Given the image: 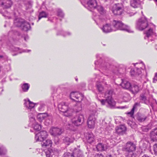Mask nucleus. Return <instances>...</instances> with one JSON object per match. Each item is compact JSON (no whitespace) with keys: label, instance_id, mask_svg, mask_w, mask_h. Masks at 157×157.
Here are the masks:
<instances>
[{"label":"nucleus","instance_id":"1","mask_svg":"<svg viewBox=\"0 0 157 157\" xmlns=\"http://www.w3.org/2000/svg\"><path fill=\"white\" fill-rule=\"evenodd\" d=\"M96 58L97 59L99 58L100 59L99 61H96L95 62V69H97L98 67H99L103 71L104 74L107 76L109 77H111V75H106L105 73L108 74H111L112 73H115V72L112 70V66L109 63L107 62H102V59L99 56V55L97 54L96 55Z\"/></svg>","mask_w":157,"mask_h":157},{"label":"nucleus","instance_id":"2","mask_svg":"<svg viewBox=\"0 0 157 157\" xmlns=\"http://www.w3.org/2000/svg\"><path fill=\"white\" fill-rule=\"evenodd\" d=\"M149 27L147 18L144 16L138 19L136 23V28L140 31H143Z\"/></svg>","mask_w":157,"mask_h":157},{"label":"nucleus","instance_id":"3","mask_svg":"<svg viewBox=\"0 0 157 157\" xmlns=\"http://www.w3.org/2000/svg\"><path fill=\"white\" fill-rule=\"evenodd\" d=\"M113 29L117 30H120L127 31L128 33H132L130 27L128 25L124 24L121 21L114 20L113 22Z\"/></svg>","mask_w":157,"mask_h":157},{"label":"nucleus","instance_id":"4","mask_svg":"<svg viewBox=\"0 0 157 157\" xmlns=\"http://www.w3.org/2000/svg\"><path fill=\"white\" fill-rule=\"evenodd\" d=\"M113 29L117 30H120L127 31L128 33H132L130 27L128 25L124 24L121 21L114 20L113 22Z\"/></svg>","mask_w":157,"mask_h":157},{"label":"nucleus","instance_id":"5","mask_svg":"<svg viewBox=\"0 0 157 157\" xmlns=\"http://www.w3.org/2000/svg\"><path fill=\"white\" fill-rule=\"evenodd\" d=\"M59 110L63 113V115L66 117L71 116L72 113V110L70 109L67 104L63 102L58 105Z\"/></svg>","mask_w":157,"mask_h":157},{"label":"nucleus","instance_id":"6","mask_svg":"<svg viewBox=\"0 0 157 157\" xmlns=\"http://www.w3.org/2000/svg\"><path fill=\"white\" fill-rule=\"evenodd\" d=\"M113 91L111 90H109L106 91L105 94V97L106 98V100L109 107L111 108H113L115 105V102L113 100L112 97Z\"/></svg>","mask_w":157,"mask_h":157},{"label":"nucleus","instance_id":"7","mask_svg":"<svg viewBox=\"0 0 157 157\" xmlns=\"http://www.w3.org/2000/svg\"><path fill=\"white\" fill-rule=\"evenodd\" d=\"M45 118H30V124L34 127L35 130L39 131L41 129V126L38 124V122H41Z\"/></svg>","mask_w":157,"mask_h":157},{"label":"nucleus","instance_id":"8","mask_svg":"<svg viewBox=\"0 0 157 157\" xmlns=\"http://www.w3.org/2000/svg\"><path fill=\"white\" fill-rule=\"evenodd\" d=\"M123 10V5L121 3H118L114 4L112 9L113 13L115 15H121Z\"/></svg>","mask_w":157,"mask_h":157},{"label":"nucleus","instance_id":"9","mask_svg":"<svg viewBox=\"0 0 157 157\" xmlns=\"http://www.w3.org/2000/svg\"><path fill=\"white\" fill-rule=\"evenodd\" d=\"M136 146L135 144L131 142H127L126 145L122 148V150L125 152H133L136 150Z\"/></svg>","mask_w":157,"mask_h":157},{"label":"nucleus","instance_id":"10","mask_svg":"<svg viewBox=\"0 0 157 157\" xmlns=\"http://www.w3.org/2000/svg\"><path fill=\"white\" fill-rule=\"evenodd\" d=\"M47 132L45 131H41L35 135V140L36 141H40L45 139L48 136Z\"/></svg>","mask_w":157,"mask_h":157},{"label":"nucleus","instance_id":"11","mask_svg":"<svg viewBox=\"0 0 157 157\" xmlns=\"http://www.w3.org/2000/svg\"><path fill=\"white\" fill-rule=\"evenodd\" d=\"M149 28V29L144 32L145 35L144 38L145 39H148L151 41L152 39L150 38H155L156 36V33L153 32L152 29L150 27Z\"/></svg>","mask_w":157,"mask_h":157},{"label":"nucleus","instance_id":"12","mask_svg":"<svg viewBox=\"0 0 157 157\" xmlns=\"http://www.w3.org/2000/svg\"><path fill=\"white\" fill-rule=\"evenodd\" d=\"M70 98L72 100L78 102L81 101L82 99V95L77 92H73L71 93Z\"/></svg>","mask_w":157,"mask_h":157},{"label":"nucleus","instance_id":"13","mask_svg":"<svg viewBox=\"0 0 157 157\" xmlns=\"http://www.w3.org/2000/svg\"><path fill=\"white\" fill-rule=\"evenodd\" d=\"M116 133L119 135H122L126 133L127 128L124 125H121L115 128Z\"/></svg>","mask_w":157,"mask_h":157},{"label":"nucleus","instance_id":"14","mask_svg":"<svg viewBox=\"0 0 157 157\" xmlns=\"http://www.w3.org/2000/svg\"><path fill=\"white\" fill-rule=\"evenodd\" d=\"M86 8L90 10H94L97 6V3L96 0H89L87 2Z\"/></svg>","mask_w":157,"mask_h":157},{"label":"nucleus","instance_id":"15","mask_svg":"<svg viewBox=\"0 0 157 157\" xmlns=\"http://www.w3.org/2000/svg\"><path fill=\"white\" fill-rule=\"evenodd\" d=\"M140 106V103L136 102L135 103L133 106V107L130 111L126 113V114L129 117L131 118H134V112L137 110V108Z\"/></svg>","mask_w":157,"mask_h":157},{"label":"nucleus","instance_id":"16","mask_svg":"<svg viewBox=\"0 0 157 157\" xmlns=\"http://www.w3.org/2000/svg\"><path fill=\"white\" fill-rule=\"evenodd\" d=\"M63 130L57 127H52L50 130V132L51 134L54 136L60 135L62 132Z\"/></svg>","mask_w":157,"mask_h":157},{"label":"nucleus","instance_id":"17","mask_svg":"<svg viewBox=\"0 0 157 157\" xmlns=\"http://www.w3.org/2000/svg\"><path fill=\"white\" fill-rule=\"evenodd\" d=\"M149 94V91L148 90H145L140 94V99L142 102L147 104L148 103L147 100V97Z\"/></svg>","mask_w":157,"mask_h":157},{"label":"nucleus","instance_id":"18","mask_svg":"<svg viewBox=\"0 0 157 157\" xmlns=\"http://www.w3.org/2000/svg\"><path fill=\"white\" fill-rule=\"evenodd\" d=\"M102 31L105 33H107L113 31H115V29H113V27L112 28L110 24H106L103 25L101 28Z\"/></svg>","mask_w":157,"mask_h":157},{"label":"nucleus","instance_id":"19","mask_svg":"<svg viewBox=\"0 0 157 157\" xmlns=\"http://www.w3.org/2000/svg\"><path fill=\"white\" fill-rule=\"evenodd\" d=\"M45 153L47 157H55L57 152L54 148H52L48 149L45 151Z\"/></svg>","mask_w":157,"mask_h":157},{"label":"nucleus","instance_id":"20","mask_svg":"<svg viewBox=\"0 0 157 157\" xmlns=\"http://www.w3.org/2000/svg\"><path fill=\"white\" fill-rule=\"evenodd\" d=\"M72 153L74 157H84L82 151L78 148H75Z\"/></svg>","mask_w":157,"mask_h":157},{"label":"nucleus","instance_id":"21","mask_svg":"<svg viewBox=\"0 0 157 157\" xmlns=\"http://www.w3.org/2000/svg\"><path fill=\"white\" fill-rule=\"evenodd\" d=\"M12 4V2L10 0H3L1 3V5L4 9L10 8Z\"/></svg>","mask_w":157,"mask_h":157},{"label":"nucleus","instance_id":"22","mask_svg":"<svg viewBox=\"0 0 157 157\" xmlns=\"http://www.w3.org/2000/svg\"><path fill=\"white\" fill-rule=\"evenodd\" d=\"M41 142V146L44 148L51 147L52 144V142L50 139H47V140L45 139Z\"/></svg>","mask_w":157,"mask_h":157},{"label":"nucleus","instance_id":"23","mask_svg":"<svg viewBox=\"0 0 157 157\" xmlns=\"http://www.w3.org/2000/svg\"><path fill=\"white\" fill-rule=\"evenodd\" d=\"M24 101H25L24 104L28 109H31L34 107V103L30 101L29 99H28L27 100L25 99Z\"/></svg>","mask_w":157,"mask_h":157},{"label":"nucleus","instance_id":"24","mask_svg":"<svg viewBox=\"0 0 157 157\" xmlns=\"http://www.w3.org/2000/svg\"><path fill=\"white\" fill-rule=\"evenodd\" d=\"M86 138L87 142L90 144H91L94 140V136L92 132L87 133Z\"/></svg>","mask_w":157,"mask_h":157},{"label":"nucleus","instance_id":"25","mask_svg":"<svg viewBox=\"0 0 157 157\" xmlns=\"http://www.w3.org/2000/svg\"><path fill=\"white\" fill-rule=\"evenodd\" d=\"M25 20L21 18H17L14 20V23L15 26L21 27Z\"/></svg>","mask_w":157,"mask_h":157},{"label":"nucleus","instance_id":"26","mask_svg":"<svg viewBox=\"0 0 157 157\" xmlns=\"http://www.w3.org/2000/svg\"><path fill=\"white\" fill-rule=\"evenodd\" d=\"M121 80L122 82L120 85L122 88L125 89H130L131 86L130 83L125 79H121Z\"/></svg>","mask_w":157,"mask_h":157},{"label":"nucleus","instance_id":"27","mask_svg":"<svg viewBox=\"0 0 157 157\" xmlns=\"http://www.w3.org/2000/svg\"><path fill=\"white\" fill-rule=\"evenodd\" d=\"M130 2L131 6L134 8L138 7L140 6V0H130Z\"/></svg>","mask_w":157,"mask_h":157},{"label":"nucleus","instance_id":"28","mask_svg":"<svg viewBox=\"0 0 157 157\" xmlns=\"http://www.w3.org/2000/svg\"><path fill=\"white\" fill-rule=\"evenodd\" d=\"M150 134L151 140L154 141L157 140V128L153 129Z\"/></svg>","mask_w":157,"mask_h":157},{"label":"nucleus","instance_id":"29","mask_svg":"<svg viewBox=\"0 0 157 157\" xmlns=\"http://www.w3.org/2000/svg\"><path fill=\"white\" fill-rule=\"evenodd\" d=\"M21 28L22 30L25 31H27L31 29L30 24L25 21Z\"/></svg>","mask_w":157,"mask_h":157},{"label":"nucleus","instance_id":"30","mask_svg":"<svg viewBox=\"0 0 157 157\" xmlns=\"http://www.w3.org/2000/svg\"><path fill=\"white\" fill-rule=\"evenodd\" d=\"M130 90L132 93L135 94L139 92L140 90V88L138 85L134 84L132 86H131Z\"/></svg>","mask_w":157,"mask_h":157},{"label":"nucleus","instance_id":"31","mask_svg":"<svg viewBox=\"0 0 157 157\" xmlns=\"http://www.w3.org/2000/svg\"><path fill=\"white\" fill-rule=\"evenodd\" d=\"M95 118H88L87 124L88 127L90 128H94L95 125Z\"/></svg>","mask_w":157,"mask_h":157},{"label":"nucleus","instance_id":"32","mask_svg":"<svg viewBox=\"0 0 157 157\" xmlns=\"http://www.w3.org/2000/svg\"><path fill=\"white\" fill-rule=\"evenodd\" d=\"M96 9L101 15L103 16L106 15V11L102 6L98 5Z\"/></svg>","mask_w":157,"mask_h":157},{"label":"nucleus","instance_id":"33","mask_svg":"<svg viewBox=\"0 0 157 157\" xmlns=\"http://www.w3.org/2000/svg\"><path fill=\"white\" fill-rule=\"evenodd\" d=\"M74 140V139L73 137L67 136L64 137L63 139V141L64 143L68 145L70 143H73Z\"/></svg>","mask_w":157,"mask_h":157},{"label":"nucleus","instance_id":"34","mask_svg":"<svg viewBox=\"0 0 157 157\" xmlns=\"http://www.w3.org/2000/svg\"><path fill=\"white\" fill-rule=\"evenodd\" d=\"M152 127V125L151 123L149 124L147 126H143L141 127L142 131L144 132H147L149 130L151 129Z\"/></svg>","mask_w":157,"mask_h":157},{"label":"nucleus","instance_id":"35","mask_svg":"<svg viewBox=\"0 0 157 157\" xmlns=\"http://www.w3.org/2000/svg\"><path fill=\"white\" fill-rule=\"evenodd\" d=\"M127 124L132 128H135L137 127V125L133 121V118H131L127 121Z\"/></svg>","mask_w":157,"mask_h":157},{"label":"nucleus","instance_id":"36","mask_svg":"<svg viewBox=\"0 0 157 157\" xmlns=\"http://www.w3.org/2000/svg\"><path fill=\"white\" fill-rule=\"evenodd\" d=\"M96 148L98 151H102L105 149L104 144L101 143H99L96 146Z\"/></svg>","mask_w":157,"mask_h":157},{"label":"nucleus","instance_id":"37","mask_svg":"<svg viewBox=\"0 0 157 157\" xmlns=\"http://www.w3.org/2000/svg\"><path fill=\"white\" fill-rule=\"evenodd\" d=\"M76 120H72V122L73 124H74L76 126H78L81 125L82 122L81 118H77Z\"/></svg>","mask_w":157,"mask_h":157},{"label":"nucleus","instance_id":"38","mask_svg":"<svg viewBox=\"0 0 157 157\" xmlns=\"http://www.w3.org/2000/svg\"><path fill=\"white\" fill-rule=\"evenodd\" d=\"M30 87V85L28 83H25L23 84L21 86V88L24 92H27Z\"/></svg>","mask_w":157,"mask_h":157},{"label":"nucleus","instance_id":"39","mask_svg":"<svg viewBox=\"0 0 157 157\" xmlns=\"http://www.w3.org/2000/svg\"><path fill=\"white\" fill-rule=\"evenodd\" d=\"M124 155L125 157H136V155L133 152H125Z\"/></svg>","mask_w":157,"mask_h":157},{"label":"nucleus","instance_id":"40","mask_svg":"<svg viewBox=\"0 0 157 157\" xmlns=\"http://www.w3.org/2000/svg\"><path fill=\"white\" fill-rule=\"evenodd\" d=\"M50 115L46 113H41L38 114L37 118H46L47 117H50Z\"/></svg>","mask_w":157,"mask_h":157},{"label":"nucleus","instance_id":"41","mask_svg":"<svg viewBox=\"0 0 157 157\" xmlns=\"http://www.w3.org/2000/svg\"><path fill=\"white\" fill-rule=\"evenodd\" d=\"M96 87L97 90L99 92H102L104 90V88L99 83H97Z\"/></svg>","mask_w":157,"mask_h":157},{"label":"nucleus","instance_id":"42","mask_svg":"<svg viewBox=\"0 0 157 157\" xmlns=\"http://www.w3.org/2000/svg\"><path fill=\"white\" fill-rule=\"evenodd\" d=\"M7 152V150L6 148L4 147H0V155H5Z\"/></svg>","mask_w":157,"mask_h":157},{"label":"nucleus","instance_id":"43","mask_svg":"<svg viewBox=\"0 0 157 157\" xmlns=\"http://www.w3.org/2000/svg\"><path fill=\"white\" fill-rule=\"evenodd\" d=\"M48 14L44 11H42L40 13L38 17V20L42 17H46Z\"/></svg>","mask_w":157,"mask_h":157},{"label":"nucleus","instance_id":"44","mask_svg":"<svg viewBox=\"0 0 157 157\" xmlns=\"http://www.w3.org/2000/svg\"><path fill=\"white\" fill-rule=\"evenodd\" d=\"M71 34V33L70 32H68L64 33L62 31H61L60 32H58L57 33V35H61L64 36H65L67 35H70Z\"/></svg>","mask_w":157,"mask_h":157},{"label":"nucleus","instance_id":"45","mask_svg":"<svg viewBox=\"0 0 157 157\" xmlns=\"http://www.w3.org/2000/svg\"><path fill=\"white\" fill-rule=\"evenodd\" d=\"M57 16L62 18L64 17V14L62 10L60 9H59L57 10Z\"/></svg>","mask_w":157,"mask_h":157},{"label":"nucleus","instance_id":"46","mask_svg":"<svg viewBox=\"0 0 157 157\" xmlns=\"http://www.w3.org/2000/svg\"><path fill=\"white\" fill-rule=\"evenodd\" d=\"M62 157H74L72 153L70 152L65 153L63 155Z\"/></svg>","mask_w":157,"mask_h":157},{"label":"nucleus","instance_id":"47","mask_svg":"<svg viewBox=\"0 0 157 157\" xmlns=\"http://www.w3.org/2000/svg\"><path fill=\"white\" fill-rule=\"evenodd\" d=\"M130 73L132 76L136 75V68L135 69H131L130 71Z\"/></svg>","mask_w":157,"mask_h":157},{"label":"nucleus","instance_id":"48","mask_svg":"<svg viewBox=\"0 0 157 157\" xmlns=\"http://www.w3.org/2000/svg\"><path fill=\"white\" fill-rule=\"evenodd\" d=\"M73 124H73V123L72 124L68 123V128L72 131H74L75 130V129L73 126Z\"/></svg>","mask_w":157,"mask_h":157},{"label":"nucleus","instance_id":"49","mask_svg":"<svg viewBox=\"0 0 157 157\" xmlns=\"http://www.w3.org/2000/svg\"><path fill=\"white\" fill-rule=\"evenodd\" d=\"M97 116V113L93 111L91 113L88 118H95Z\"/></svg>","mask_w":157,"mask_h":157},{"label":"nucleus","instance_id":"50","mask_svg":"<svg viewBox=\"0 0 157 157\" xmlns=\"http://www.w3.org/2000/svg\"><path fill=\"white\" fill-rule=\"evenodd\" d=\"M153 149L155 154L156 155V156H157V143L153 145Z\"/></svg>","mask_w":157,"mask_h":157},{"label":"nucleus","instance_id":"51","mask_svg":"<svg viewBox=\"0 0 157 157\" xmlns=\"http://www.w3.org/2000/svg\"><path fill=\"white\" fill-rule=\"evenodd\" d=\"M136 74L137 75H139L141 73V69L139 68H136Z\"/></svg>","mask_w":157,"mask_h":157},{"label":"nucleus","instance_id":"52","mask_svg":"<svg viewBox=\"0 0 157 157\" xmlns=\"http://www.w3.org/2000/svg\"><path fill=\"white\" fill-rule=\"evenodd\" d=\"M45 106L44 104H40V106L38 108V109L39 111H40Z\"/></svg>","mask_w":157,"mask_h":157},{"label":"nucleus","instance_id":"53","mask_svg":"<svg viewBox=\"0 0 157 157\" xmlns=\"http://www.w3.org/2000/svg\"><path fill=\"white\" fill-rule=\"evenodd\" d=\"M100 101L101 102V104L103 105L105 104V102H107L108 103L107 101L106 100V99L105 100L102 99Z\"/></svg>","mask_w":157,"mask_h":157},{"label":"nucleus","instance_id":"54","mask_svg":"<svg viewBox=\"0 0 157 157\" xmlns=\"http://www.w3.org/2000/svg\"><path fill=\"white\" fill-rule=\"evenodd\" d=\"M98 18L99 20H100L101 21H102L103 20V19L101 17V16H97V18H96V19H97ZM94 20L96 23H97L98 21L97 19H94Z\"/></svg>","mask_w":157,"mask_h":157},{"label":"nucleus","instance_id":"55","mask_svg":"<svg viewBox=\"0 0 157 157\" xmlns=\"http://www.w3.org/2000/svg\"><path fill=\"white\" fill-rule=\"evenodd\" d=\"M94 157H104V156L102 154L98 153L96 154Z\"/></svg>","mask_w":157,"mask_h":157},{"label":"nucleus","instance_id":"56","mask_svg":"<svg viewBox=\"0 0 157 157\" xmlns=\"http://www.w3.org/2000/svg\"><path fill=\"white\" fill-rule=\"evenodd\" d=\"M139 121L142 122L145 121L146 118H137Z\"/></svg>","mask_w":157,"mask_h":157},{"label":"nucleus","instance_id":"57","mask_svg":"<svg viewBox=\"0 0 157 157\" xmlns=\"http://www.w3.org/2000/svg\"><path fill=\"white\" fill-rule=\"evenodd\" d=\"M136 116V117H137V118H141V114L139 112H138L137 113Z\"/></svg>","mask_w":157,"mask_h":157},{"label":"nucleus","instance_id":"58","mask_svg":"<svg viewBox=\"0 0 157 157\" xmlns=\"http://www.w3.org/2000/svg\"><path fill=\"white\" fill-rule=\"evenodd\" d=\"M156 80L157 81V73H155V76L153 79V82H155V81Z\"/></svg>","mask_w":157,"mask_h":157},{"label":"nucleus","instance_id":"59","mask_svg":"<svg viewBox=\"0 0 157 157\" xmlns=\"http://www.w3.org/2000/svg\"><path fill=\"white\" fill-rule=\"evenodd\" d=\"M20 50V48L18 47H14L13 51H18Z\"/></svg>","mask_w":157,"mask_h":157},{"label":"nucleus","instance_id":"60","mask_svg":"<svg viewBox=\"0 0 157 157\" xmlns=\"http://www.w3.org/2000/svg\"><path fill=\"white\" fill-rule=\"evenodd\" d=\"M28 38H29L28 36H26L24 37V39L25 41H26L27 40H28Z\"/></svg>","mask_w":157,"mask_h":157},{"label":"nucleus","instance_id":"61","mask_svg":"<svg viewBox=\"0 0 157 157\" xmlns=\"http://www.w3.org/2000/svg\"><path fill=\"white\" fill-rule=\"evenodd\" d=\"M30 51H31L30 50H24L23 51V52H29Z\"/></svg>","mask_w":157,"mask_h":157},{"label":"nucleus","instance_id":"62","mask_svg":"<svg viewBox=\"0 0 157 157\" xmlns=\"http://www.w3.org/2000/svg\"><path fill=\"white\" fill-rule=\"evenodd\" d=\"M3 57L4 56L2 55H0V60L3 59Z\"/></svg>","mask_w":157,"mask_h":157},{"label":"nucleus","instance_id":"63","mask_svg":"<svg viewBox=\"0 0 157 157\" xmlns=\"http://www.w3.org/2000/svg\"><path fill=\"white\" fill-rule=\"evenodd\" d=\"M141 157H150L149 156H148L147 155L145 154V155H144Z\"/></svg>","mask_w":157,"mask_h":157},{"label":"nucleus","instance_id":"64","mask_svg":"<svg viewBox=\"0 0 157 157\" xmlns=\"http://www.w3.org/2000/svg\"><path fill=\"white\" fill-rule=\"evenodd\" d=\"M31 7V5L30 4H29V7H28V8H26V9L27 10L29 8H30Z\"/></svg>","mask_w":157,"mask_h":157}]
</instances>
